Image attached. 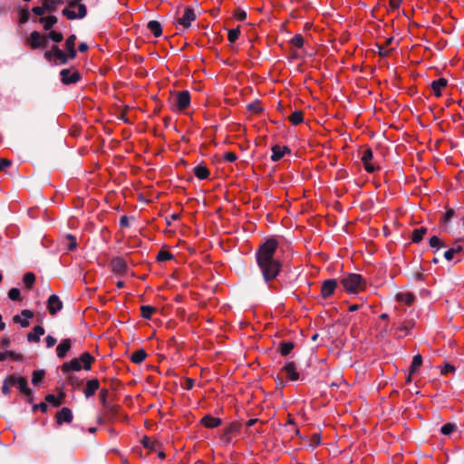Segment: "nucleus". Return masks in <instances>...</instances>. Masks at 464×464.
<instances>
[{"label":"nucleus","instance_id":"1","mask_svg":"<svg viewBox=\"0 0 464 464\" xmlns=\"http://www.w3.org/2000/svg\"><path fill=\"white\" fill-rule=\"evenodd\" d=\"M278 244L276 239H268L260 246L256 252L257 266L264 280L268 283L275 279L281 270V263L275 257Z\"/></svg>","mask_w":464,"mask_h":464},{"label":"nucleus","instance_id":"2","mask_svg":"<svg viewBox=\"0 0 464 464\" xmlns=\"http://www.w3.org/2000/svg\"><path fill=\"white\" fill-rule=\"evenodd\" d=\"M341 284L349 294H357L365 289V280L359 274H347L341 278Z\"/></svg>","mask_w":464,"mask_h":464},{"label":"nucleus","instance_id":"3","mask_svg":"<svg viewBox=\"0 0 464 464\" xmlns=\"http://www.w3.org/2000/svg\"><path fill=\"white\" fill-rule=\"evenodd\" d=\"M86 6L81 4L79 0H72L68 2L65 8L63 10V14L68 19L73 20L77 18H83L86 15Z\"/></svg>","mask_w":464,"mask_h":464},{"label":"nucleus","instance_id":"4","mask_svg":"<svg viewBox=\"0 0 464 464\" xmlns=\"http://www.w3.org/2000/svg\"><path fill=\"white\" fill-rule=\"evenodd\" d=\"M46 59L50 61H53L58 64H65L69 58V53H65L63 50H61L58 46H53L50 51H47L44 53Z\"/></svg>","mask_w":464,"mask_h":464},{"label":"nucleus","instance_id":"5","mask_svg":"<svg viewBox=\"0 0 464 464\" xmlns=\"http://www.w3.org/2000/svg\"><path fill=\"white\" fill-rule=\"evenodd\" d=\"M241 430V424L238 422L230 423L226 429H224L220 440L226 445L231 443L234 437L238 435Z\"/></svg>","mask_w":464,"mask_h":464},{"label":"nucleus","instance_id":"6","mask_svg":"<svg viewBox=\"0 0 464 464\" xmlns=\"http://www.w3.org/2000/svg\"><path fill=\"white\" fill-rule=\"evenodd\" d=\"M175 109L183 111L188 107L190 103V95L188 91H182L176 93L173 98Z\"/></svg>","mask_w":464,"mask_h":464},{"label":"nucleus","instance_id":"7","mask_svg":"<svg viewBox=\"0 0 464 464\" xmlns=\"http://www.w3.org/2000/svg\"><path fill=\"white\" fill-rule=\"evenodd\" d=\"M196 19V14L191 7H186L182 16L177 19L176 24L182 26L183 29H188L191 23Z\"/></svg>","mask_w":464,"mask_h":464},{"label":"nucleus","instance_id":"8","mask_svg":"<svg viewBox=\"0 0 464 464\" xmlns=\"http://www.w3.org/2000/svg\"><path fill=\"white\" fill-rule=\"evenodd\" d=\"M61 81L64 84H72L77 82L81 76L78 71L70 70V69H63L60 72Z\"/></svg>","mask_w":464,"mask_h":464},{"label":"nucleus","instance_id":"9","mask_svg":"<svg viewBox=\"0 0 464 464\" xmlns=\"http://www.w3.org/2000/svg\"><path fill=\"white\" fill-rule=\"evenodd\" d=\"M372 151L371 149H366L362 151L361 160L363 164L365 170L369 173H372L376 170L377 167L372 163Z\"/></svg>","mask_w":464,"mask_h":464},{"label":"nucleus","instance_id":"10","mask_svg":"<svg viewBox=\"0 0 464 464\" xmlns=\"http://www.w3.org/2000/svg\"><path fill=\"white\" fill-rule=\"evenodd\" d=\"M337 285L338 284L335 279H327L324 281L321 287V295L323 298H328L331 296L337 288Z\"/></svg>","mask_w":464,"mask_h":464},{"label":"nucleus","instance_id":"11","mask_svg":"<svg viewBox=\"0 0 464 464\" xmlns=\"http://www.w3.org/2000/svg\"><path fill=\"white\" fill-rule=\"evenodd\" d=\"M10 382L15 385L21 392L24 393L27 396H31L32 391L28 387L27 381L24 377H11Z\"/></svg>","mask_w":464,"mask_h":464},{"label":"nucleus","instance_id":"12","mask_svg":"<svg viewBox=\"0 0 464 464\" xmlns=\"http://www.w3.org/2000/svg\"><path fill=\"white\" fill-rule=\"evenodd\" d=\"M28 42L30 46L34 49L44 47L46 45V38H44V36H42L40 33L36 31L31 33Z\"/></svg>","mask_w":464,"mask_h":464},{"label":"nucleus","instance_id":"13","mask_svg":"<svg viewBox=\"0 0 464 464\" xmlns=\"http://www.w3.org/2000/svg\"><path fill=\"white\" fill-rule=\"evenodd\" d=\"M34 314L30 310H23L21 314L14 316L13 320L15 324H19L22 327H27L29 325V320L33 317Z\"/></svg>","mask_w":464,"mask_h":464},{"label":"nucleus","instance_id":"14","mask_svg":"<svg viewBox=\"0 0 464 464\" xmlns=\"http://www.w3.org/2000/svg\"><path fill=\"white\" fill-rule=\"evenodd\" d=\"M282 371L285 372L287 378L291 381H297L299 379V372L294 362H286Z\"/></svg>","mask_w":464,"mask_h":464},{"label":"nucleus","instance_id":"15","mask_svg":"<svg viewBox=\"0 0 464 464\" xmlns=\"http://www.w3.org/2000/svg\"><path fill=\"white\" fill-rule=\"evenodd\" d=\"M72 420V412L67 408L63 407L60 411L56 414V421L58 424H62L63 422L70 423Z\"/></svg>","mask_w":464,"mask_h":464},{"label":"nucleus","instance_id":"16","mask_svg":"<svg viewBox=\"0 0 464 464\" xmlns=\"http://www.w3.org/2000/svg\"><path fill=\"white\" fill-rule=\"evenodd\" d=\"M63 307V303L55 295H52L48 298V310L51 314H55Z\"/></svg>","mask_w":464,"mask_h":464},{"label":"nucleus","instance_id":"17","mask_svg":"<svg viewBox=\"0 0 464 464\" xmlns=\"http://www.w3.org/2000/svg\"><path fill=\"white\" fill-rule=\"evenodd\" d=\"M72 347V341L69 338H65L61 341V343L56 347V354L59 358H63L66 356L67 352Z\"/></svg>","mask_w":464,"mask_h":464},{"label":"nucleus","instance_id":"18","mask_svg":"<svg viewBox=\"0 0 464 464\" xmlns=\"http://www.w3.org/2000/svg\"><path fill=\"white\" fill-rule=\"evenodd\" d=\"M82 366L80 363V360L78 358H73L70 362L62 365V371L63 373H68L70 372H78L82 369Z\"/></svg>","mask_w":464,"mask_h":464},{"label":"nucleus","instance_id":"19","mask_svg":"<svg viewBox=\"0 0 464 464\" xmlns=\"http://www.w3.org/2000/svg\"><path fill=\"white\" fill-rule=\"evenodd\" d=\"M111 268L117 274H124L127 270V263L121 257H115L111 260Z\"/></svg>","mask_w":464,"mask_h":464},{"label":"nucleus","instance_id":"20","mask_svg":"<svg viewBox=\"0 0 464 464\" xmlns=\"http://www.w3.org/2000/svg\"><path fill=\"white\" fill-rule=\"evenodd\" d=\"M100 387L99 381L97 379H92L87 382L86 388L84 390V395L89 398L92 396Z\"/></svg>","mask_w":464,"mask_h":464},{"label":"nucleus","instance_id":"21","mask_svg":"<svg viewBox=\"0 0 464 464\" xmlns=\"http://www.w3.org/2000/svg\"><path fill=\"white\" fill-rule=\"evenodd\" d=\"M44 329L43 326L41 325H36L34 327L33 331L30 332L28 334H27V340L29 342H35V343H38L40 341V337L42 335H44Z\"/></svg>","mask_w":464,"mask_h":464},{"label":"nucleus","instance_id":"22","mask_svg":"<svg viewBox=\"0 0 464 464\" xmlns=\"http://www.w3.org/2000/svg\"><path fill=\"white\" fill-rule=\"evenodd\" d=\"M76 36L74 34L70 35L65 42V48L68 51L69 58L73 59L76 56L75 50Z\"/></svg>","mask_w":464,"mask_h":464},{"label":"nucleus","instance_id":"23","mask_svg":"<svg viewBox=\"0 0 464 464\" xmlns=\"http://www.w3.org/2000/svg\"><path fill=\"white\" fill-rule=\"evenodd\" d=\"M285 152H289V149L287 147L274 146L272 149L271 160L273 161H278L284 157Z\"/></svg>","mask_w":464,"mask_h":464},{"label":"nucleus","instance_id":"24","mask_svg":"<svg viewBox=\"0 0 464 464\" xmlns=\"http://www.w3.org/2000/svg\"><path fill=\"white\" fill-rule=\"evenodd\" d=\"M41 3L47 8L48 13H53L63 4V0H41Z\"/></svg>","mask_w":464,"mask_h":464},{"label":"nucleus","instance_id":"25","mask_svg":"<svg viewBox=\"0 0 464 464\" xmlns=\"http://www.w3.org/2000/svg\"><path fill=\"white\" fill-rule=\"evenodd\" d=\"M201 422L208 428H216L221 424V420L219 418L207 415L201 420Z\"/></svg>","mask_w":464,"mask_h":464},{"label":"nucleus","instance_id":"26","mask_svg":"<svg viewBox=\"0 0 464 464\" xmlns=\"http://www.w3.org/2000/svg\"><path fill=\"white\" fill-rule=\"evenodd\" d=\"M148 29L155 37H159L162 34L160 23L155 20H151L148 23Z\"/></svg>","mask_w":464,"mask_h":464},{"label":"nucleus","instance_id":"27","mask_svg":"<svg viewBox=\"0 0 464 464\" xmlns=\"http://www.w3.org/2000/svg\"><path fill=\"white\" fill-rule=\"evenodd\" d=\"M447 80L444 79V78H440L439 80L437 81H434L432 83H431V87H432V90H433V92L434 94L439 97L440 96V91L442 88L446 87L447 85Z\"/></svg>","mask_w":464,"mask_h":464},{"label":"nucleus","instance_id":"28","mask_svg":"<svg viewBox=\"0 0 464 464\" xmlns=\"http://www.w3.org/2000/svg\"><path fill=\"white\" fill-rule=\"evenodd\" d=\"M396 299L401 303L411 304L414 301V295L410 292H403L397 294Z\"/></svg>","mask_w":464,"mask_h":464},{"label":"nucleus","instance_id":"29","mask_svg":"<svg viewBox=\"0 0 464 464\" xmlns=\"http://www.w3.org/2000/svg\"><path fill=\"white\" fill-rule=\"evenodd\" d=\"M195 176L199 179H206L208 178L209 171L204 165H198L194 169Z\"/></svg>","mask_w":464,"mask_h":464},{"label":"nucleus","instance_id":"30","mask_svg":"<svg viewBox=\"0 0 464 464\" xmlns=\"http://www.w3.org/2000/svg\"><path fill=\"white\" fill-rule=\"evenodd\" d=\"M39 22L43 24L44 30H49L57 23V18L54 15H50L47 17H41Z\"/></svg>","mask_w":464,"mask_h":464},{"label":"nucleus","instance_id":"31","mask_svg":"<svg viewBox=\"0 0 464 464\" xmlns=\"http://www.w3.org/2000/svg\"><path fill=\"white\" fill-rule=\"evenodd\" d=\"M78 359L80 360V363L83 364V368L85 370H91V363L94 360V358L89 353H83Z\"/></svg>","mask_w":464,"mask_h":464},{"label":"nucleus","instance_id":"32","mask_svg":"<svg viewBox=\"0 0 464 464\" xmlns=\"http://www.w3.org/2000/svg\"><path fill=\"white\" fill-rule=\"evenodd\" d=\"M146 356H147L146 352L142 349H140V350L135 351L131 354L130 360L132 362L140 363L145 360Z\"/></svg>","mask_w":464,"mask_h":464},{"label":"nucleus","instance_id":"33","mask_svg":"<svg viewBox=\"0 0 464 464\" xmlns=\"http://www.w3.org/2000/svg\"><path fill=\"white\" fill-rule=\"evenodd\" d=\"M64 246L70 251L76 249L77 241H76L75 237H73L70 234L66 235V237L64 238Z\"/></svg>","mask_w":464,"mask_h":464},{"label":"nucleus","instance_id":"34","mask_svg":"<svg viewBox=\"0 0 464 464\" xmlns=\"http://www.w3.org/2000/svg\"><path fill=\"white\" fill-rule=\"evenodd\" d=\"M288 119L294 125H297L304 121L303 112L301 111H295L289 116Z\"/></svg>","mask_w":464,"mask_h":464},{"label":"nucleus","instance_id":"35","mask_svg":"<svg viewBox=\"0 0 464 464\" xmlns=\"http://www.w3.org/2000/svg\"><path fill=\"white\" fill-rule=\"evenodd\" d=\"M293 349H294V343L291 342L280 343L279 351H280V353L284 356H286L287 354H289Z\"/></svg>","mask_w":464,"mask_h":464},{"label":"nucleus","instance_id":"36","mask_svg":"<svg viewBox=\"0 0 464 464\" xmlns=\"http://www.w3.org/2000/svg\"><path fill=\"white\" fill-rule=\"evenodd\" d=\"M44 38H46V42H47L48 40H52V41H53V42H55V43H60V42H62V40H63V34H62L61 33L56 32V31H51V32H49V33L44 36Z\"/></svg>","mask_w":464,"mask_h":464},{"label":"nucleus","instance_id":"37","mask_svg":"<svg viewBox=\"0 0 464 464\" xmlns=\"http://www.w3.org/2000/svg\"><path fill=\"white\" fill-rule=\"evenodd\" d=\"M426 231H427V229L425 227H420V228L413 230L412 241L415 243H419L422 239Z\"/></svg>","mask_w":464,"mask_h":464},{"label":"nucleus","instance_id":"38","mask_svg":"<svg viewBox=\"0 0 464 464\" xmlns=\"http://www.w3.org/2000/svg\"><path fill=\"white\" fill-rule=\"evenodd\" d=\"M422 357L420 354H417L413 357L412 362L411 365V373H414L416 370L421 365Z\"/></svg>","mask_w":464,"mask_h":464},{"label":"nucleus","instance_id":"39","mask_svg":"<svg viewBox=\"0 0 464 464\" xmlns=\"http://www.w3.org/2000/svg\"><path fill=\"white\" fill-rule=\"evenodd\" d=\"M155 310H156L155 307L150 306V305H142L140 307L141 315L143 318H146V319H150Z\"/></svg>","mask_w":464,"mask_h":464},{"label":"nucleus","instance_id":"40","mask_svg":"<svg viewBox=\"0 0 464 464\" xmlns=\"http://www.w3.org/2000/svg\"><path fill=\"white\" fill-rule=\"evenodd\" d=\"M23 282L27 287L31 288L35 282V276L31 272L26 273L23 277Z\"/></svg>","mask_w":464,"mask_h":464},{"label":"nucleus","instance_id":"41","mask_svg":"<svg viewBox=\"0 0 464 464\" xmlns=\"http://www.w3.org/2000/svg\"><path fill=\"white\" fill-rule=\"evenodd\" d=\"M44 376V371H43V370L34 371L32 375V382L34 385L38 384L43 380Z\"/></svg>","mask_w":464,"mask_h":464},{"label":"nucleus","instance_id":"42","mask_svg":"<svg viewBox=\"0 0 464 464\" xmlns=\"http://www.w3.org/2000/svg\"><path fill=\"white\" fill-rule=\"evenodd\" d=\"M456 428L457 426L454 423H446L441 427L440 431L444 435H450L456 430Z\"/></svg>","mask_w":464,"mask_h":464},{"label":"nucleus","instance_id":"43","mask_svg":"<svg viewBox=\"0 0 464 464\" xmlns=\"http://www.w3.org/2000/svg\"><path fill=\"white\" fill-rule=\"evenodd\" d=\"M45 401L51 404H53V406L57 407L59 406L61 403H62V397L61 398H58L56 397L55 395L53 394H48L46 397H45Z\"/></svg>","mask_w":464,"mask_h":464},{"label":"nucleus","instance_id":"44","mask_svg":"<svg viewBox=\"0 0 464 464\" xmlns=\"http://www.w3.org/2000/svg\"><path fill=\"white\" fill-rule=\"evenodd\" d=\"M239 34H240V29L238 27L235 28V29H230L228 31V35H227L229 42H231V43L236 42L238 39Z\"/></svg>","mask_w":464,"mask_h":464},{"label":"nucleus","instance_id":"45","mask_svg":"<svg viewBox=\"0 0 464 464\" xmlns=\"http://www.w3.org/2000/svg\"><path fill=\"white\" fill-rule=\"evenodd\" d=\"M291 44L296 48H301L304 45V38L300 34H295L291 39Z\"/></svg>","mask_w":464,"mask_h":464},{"label":"nucleus","instance_id":"46","mask_svg":"<svg viewBox=\"0 0 464 464\" xmlns=\"http://www.w3.org/2000/svg\"><path fill=\"white\" fill-rule=\"evenodd\" d=\"M158 260L160 262L170 260L173 258V255L167 251H160L158 254Z\"/></svg>","mask_w":464,"mask_h":464},{"label":"nucleus","instance_id":"47","mask_svg":"<svg viewBox=\"0 0 464 464\" xmlns=\"http://www.w3.org/2000/svg\"><path fill=\"white\" fill-rule=\"evenodd\" d=\"M8 297L11 300L17 301L20 298V290L18 288H11L8 292Z\"/></svg>","mask_w":464,"mask_h":464},{"label":"nucleus","instance_id":"48","mask_svg":"<svg viewBox=\"0 0 464 464\" xmlns=\"http://www.w3.org/2000/svg\"><path fill=\"white\" fill-rule=\"evenodd\" d=\"M29 12L26 9H22L19 13V22L24 24L29 20Z\"/></svg>","mask_w":464,"mask_h":464},{"label":"nucleus","instance_id":"49","mask_svg":"<svg viewBox=\"0 0 464 464\" xmlns=\"http://www.w3.org/2000/svg\"><path fill=\"white\" fill-rule=\"evenodd\" d=\"M32 12L36 15H43L47 12V8L42 4L41 6L33 7Z\"/></svg>","mask_w":464,"mask_h":464},{"label":"nucleus","instance_id":"50","mask_svg":"<svg viewBox=\"0 0 464 464\" xmlns=\"http://www.w3.org/2000/svg\"><path fill=\"white\" fill-rule=\"evenodd\" d=\"M7 353V358H12L15 362H19L23 360V355L20 353H16L13 351H7L5 352Z\"/></svg>","mask_w":464,"mask_h":464},{"label":"nucleus","instance_id":"51","mask_svg":"<svg viewBox=\"0 0 464 464\" xmlns=\"http://www.w3.org/2000/svg\"><path fill=\"white\" fill-rule=\"evenodd\" d=\"M454 210L450 208L446 211L445 215L443 216L442 218V222L443 223H448L450 222V220L452 218V217L454 216Z\"/></svg>","mask_w":464,"mask_h":464},{"label":"nucleus","instance_id":"52","mask_svg":"<svg viewBox=\"0 0 464 464\" xmlns=\"http://www.w3.org/2000/svg\"><path fill=\"white\" fill-rule=\"evenodd\" d=\"M142 443H143L144 447H146L148 449H151V450L155 449L156 442L151 441L148 437L143 438Z\"/></svg>","mask_w":464,"mask_h":464},{"label":"nucleus","instance_id":"53","mask_svg":"<svg viewBox=\"0 0 464 464\" xmlns=\"http://www.w3.org/2000/svg\"><path fill=\"white\" fill-rule=\"evenodd\" d=\"M47 348L53 347L56 343V338L52 335H47L45 338Z\"/></svg>","mask_w":464,"mask_h":464},{"label":"nucleus","instance_id":"54","mask_svg":"<svg viewBox=\"0 0 464 464\" xmlns=\"http://www.w3.org/2000/svg\"><path fill=\"white\" fill-rule=\"evenodd\" d=\"M440 245V239L438 237L434 236L430 239V246L431 247H439Z\"/></svg>","mask_w":464,"mask_h":464},{"label":"nucleus","instance_id":"55","mask_svg":"<svg viewBox=\"0 0 464 464\" xmlns=\"http://www.w3.org/2000/svg\"><path fill=\"white\" fill-rule=\"evenodd\" d=\"M224 159L228 162H234L237 160V155L234 152H227Z\"/></svg>","mask_w":464,"mask_h":464},{"label":"nucleus","instance_id":"56","mask_svg":"<svg viewBox=\"0 0 464 464\" xmlns=\"http://www.w3.org/2000/svg\"><path fill=\"white\" fill-rule=\"evenodd\" d=\"M248 109L257 113L261 111V106L258 102H253L248 105Z\"/></svg>","mask_w":464,"mask_h":464},{"label":"nucleus","instance_id":"57","mask_svg":"<svg viewBox=\"0 0 464 464\" xmlns=\"http://www.w3.org/2000/svg\"><path fill=\"white\" fill-rule=\"evenodd\" d=\"M456 254L454 253V250H452L451 248L450 249H448L447 251H445L444 253V257L448 260V261H451L454 257Z\"/></svg>","mask_w":464,"mask_h":464},{"label":"nucleus","instance_id":"58","mask_svg":"<svg viewBox=\"0 0 464 464\" xmlns=\"http://www.w3.org/2000/svg\"><path fill=\"white\" fill-rule=\"evenodd\" d=\"M236 16H237V20L243 21L246 18V13L243 10H237Z\"/></svg>","mask_w":464,"mask_h":464},{"label":"nucleus","instance_id":"59","mask_svg":"<svg viewBox=\"0 0 464 464\" xmlns=\"http://www.w3.org/2000/svg\"><path fill=\"white\" fill-rule=\"evenodd\" d=\"M11 165V161L8 160H0V170H3L5 167H8Z\"/></svg>","mask_w":464,"mask_h":464},{"label":"nucleus","instance_id":"60","mask_svg":"<svg viewBox=\"0 0 464 464\" xmlns=\"http://www.w3.org/2000/svg\"><path fill=\"white\" fill-rule=\"evenodd\" d=\"M120 225L121 227H128L129 226V219L126 216H122L120 219Z\"/></svg>","mask_w":464,"mask_h":464},{"label":"nucleus","instance_id":"61","mask_svg":"<svg viewBox=\"0 0 464 464\" xmlns=\"http://www.w3.org/2000/svg\"><path fill=\"white\" fill-rule=\"evenodd\" d=\"M390 51L385 49L384 47L379 46V54L382 57H386L389 54Z\"/></svg>","mask_w":464,"mask_h":464},{"label":"nucleus","instance_id":"62","mask_svg":"<svg viewBox=\"0 0 464 464\" xmlns=\"http://www.w3.org/2000/svg\"><path fill=\"white\" fill-rule=\"evenodd\" d=\"M34 408V410L41 409L42 411L45 412L47 411L48 407H47L46 403L41 402L40 404L35 405Z\"/></svg>","mask_w":464,"mask_h":464},{"label":"nucleus","instance_id":"63","mask_svg":"<svg viewBox=\"0 0 464 464\" xmlns=\"http://www.w3.org/2000/svg\"><path fill=\"white\" fill-rule=\"evenodd\" d=\"M451 249L454 250L455 254H459V253L464 252V248L460 245H457V246L451 247Z\"/></svg>","mask_w":464,"mask_h":464},{"label":"nucleus","instance_id":"64","mask_svg":"<svg viewBox=\"0 0 464 464\" xmlns=\"http://www.w3.org/2000/svg\"><path fill=\"white\" fill-rule=\"evenodd\" d=\"M10 343H11V341H10V339H9V338H4V339L1 341V345H2V347H4V348L8 347V346L10 345Z\"/></svg>","mask_w":464,"mask_h":464}]
</instances>
